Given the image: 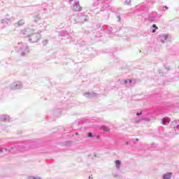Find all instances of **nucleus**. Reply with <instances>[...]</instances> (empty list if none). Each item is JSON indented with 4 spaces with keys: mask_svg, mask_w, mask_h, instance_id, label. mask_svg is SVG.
Listing matches in <instances>:
<instances>
[{
    "mask_svg": "<svg viewBox=\"0 0 179 179\" xmlns=\"http://www.w3.org/2000/svg\"><path fill=\"white\" fill-rule=\"evenodd\" d=\"M116 167H120V165L121 164V162L120 160L115 161Z\"/></svg>",
    "mask_w": 179,
    "mask_h": 179,
    "instance_id": "39448f33",
    "label": "nucleus"
},
{
    "mask_svg": "<svg viewBox=\"0 0 179 179\" xmlns=\"http://www.w3.org/2000/svg\"><path fill=\"white\" fill-rule=\"evenodd\" d=\"M134 0H126V1L124 2V5H127V6H129V5H131V3Z\"/></svg>",
    "mask_w": 179,
    "mask_h": 179,
    "instance_id": "20e7f679",
    "label": "nucleus"
},
{
    "mask_svg": "<svg viewBox=\"0 0 179 179\" xmlns=\"http://www.w3.org/2000/svg\"><path fill=\"white\" fill-rule=\"evenodd\" d=\"M136 141H139V140L138 138H136Z\"/></svg>",
    "mask_w": 179,
    "mask_h": 179,
    "instance_id": "2eb2a0df",
    "label": "nucleus"
},
{
    "mask_svg": "<svg viewBox=\"0 0 179 179\" xmlns=\"http://www.w3.org/2000/svg\"><path fill=\"white\" fill-rule=\"evenodd\" d=\"M15 86H17V85H15Z\"/></svg>",
    "mask_w": 179,
    "mask_h": 179,
    "instance_id": "dca6fc26",
    "label": "nucleus"
},
{
    "mask_svg": "<svg viewBox=\"0 0 179 179\" xmlns=\"http://www.w3.org/2000/svg\"><path fill=\"white\" fill-rule=\"evenodd\" d=\"M102 129L103 131H104L105 132H110V128L106 127V126H103L102 127Z\"/></svg>",
    "mask_w": 179,
    "mask_h": 179,
    "instance_id": "7ed1b4c3",
    "label": "nucleus"
},
{
    "mask_svg": "<svg viewBox=\"0 0 179 179\" xmlns=\"http://www.w3.org/2000/svg\"><path fill=\"white\" fill-rule=\"evenodd\" d=\"M76 136L79 135V133H76Z\"/></svg>",
    "mask_w": 179,
    "mask_h": 179,
    "instance_id": "f8f14e48",
    "label": "nucleus"
},
{
    "mask_svg": "<svg viewBox=\"0 0 179 179\" xmlns=\"http://www.w3.org/2000/svg\"><path fill=\"white\" fill-rule=\"evenodd\" d=\"M74 10H77L78 12L82 10V7L79 5V3H76L73 6Z\"/></svg>",
    "mask_w": 179,
    "mask_h": 179,
    "instance_id": "f257e3e1",
    "label": "nucleus"
},
{
    "mask_svg": "<svg viewBox=\"0 0 179 179\" xmlns=\"http://www.w3.org/2000/svg\"><path fill=\"white\" fill-rule=\"evenodd\" d=\"M152 33H156V29H152Z\"/></svg>",
    "mask_w": 179,
    "mask_h": 179,
    "instance_id": "9d476101",
    "label": "nucleus"
},
{
    "mask_svg": "<svg viewBox=\"0 0 179 179\" xmlns=\"http://www.w3.org/2000/svg\"><path fill=\"white\" fill-rule=\"evenodd\" d=\"M164 122H166V120H164Z\"/></svg>",
    "mask_w": 179,
    "mask_h": 179,
    "instance_id": "9b49d317",
    "label": "nucleus"
},
{
    "mask_svg": "<svg viewBox=\"0 0 179 179\" xmlns=\"http://www.w3.org/2000/svg\"><path fill=\"white\" fill-rule=\"evenodd\" d=\"M152 27L153 29H155V30H157V29H159V27H157V26H156V24H152Z\"/></svg>",
    "mask_w": 179,
    "mask_h": 179,
    "instance_id": "423d86ee",
    "label": "nucleus"
},
{
    "mask_svg": "<svg viewBox=\"0 0 179 179\" xmlns=\"http://www.w3.org/2000/svg\"><path fill=\"white\" fill-rule=\"evenodd\" d=\"M2 120H3V121H6V117H3Z\"/></svg>",
    "mask_w": 179,
    "mask_h": 179,
    "instance_id": "6e6552de",
    "label": "nucleus"
},
{
    "mask_svg": "<svg viewBox=\"0 0 179 179\" xmlns=\"http://www.w3.org/2000/svg\"><path fill=\"white\" fill-rule=\"evenodd\" d=\"M173 175V173H168L164 175L163 178L164 179H170L171 178V176Z\"/></svg>",
    "mask_w": 179,
    "mask_h": 179,
    "instance_id": "f03ea898",
    "label": "nucleus"
},
{
    "mask_svg": "<svg viewBox=\"0 0 179 179\" xmlns=\"http://www.w3.org/2000/svg\"><path fill=\"white\" fill-rule=\"evenodd\" d=\"M177 128H179V125L177 126Z\"/></svg>",
    "mask_w": 179,
    "mask_h": 179,
    "instance_id": "4468645a",
    "label": "nucleus"
},
{
    "mask_svg": "<svg viewBox=\"0 0 179 179\" xmlns=\"http://www.w3.org/2000/svg\"><path fill=\"white\" fill-rule=\"evenodd\" d=\"M136 115H140V114H139V113H137Z\"/></svg>",
    "mask_w": 179,
    "mask_h": 179,
    "instance_id": "ddd939ff",
    "label": "nucleus"
},
{
    "mask_svg": "<svg viewBox=\"0 0 179 179\" xmlns=\"http://www.w3.org/2000/svg\"><path fill=\"white\" fill-rule=\"evenodd\" d=\"M93 136V133H90L88 135V138H92Z\"/></svg>",
    "mask_w": 179,
    "mask_h": 179,
    "instance_id": "0eeeda50",
    "label": "nucleus"
},
{
    "mask_svg": "<svg viewBox=\"0 0 179 179\" xmlns=\"http://www.w3.org/2000/svg\"><path fill=\"white\" fill-rule=\"evenodd\" d=\"M29 179H37V178H36L35 177L31 176L29 177Z\"/></svg>",
    "mask_w": 179,
    "mask_h": 179,
    "instance_id": "1a4fd4ad",
    "label": "nucleus"
},
{
    "mask_svg": "<svg viewBox=\"0 0 179 179\" xmlns=\"http://www.w3.org/2000/svg\"><path fill=\"white\" fill-rule=\"evenodd\" d=\"M70 1H73V0H70Z\"/></svg>",
    "mask_w": 179,
    "mask_h": 179,
    "instance_id": "f3484780",
    "label": "nucleus"
}]
</instances>
